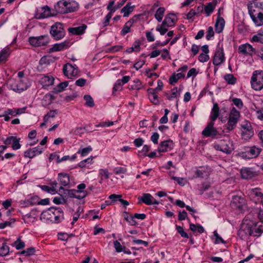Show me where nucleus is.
I'll return each instance as SVG.
<instances>
[{
  "label": "nucleus",
  "mask_w": 263,
  "mask_h": 263,
  "mask_svg": "<svg viewBox=\"0 0 263 263\" xmlns=\"http://www.w3.org/2000/svg\"><path fill=\"white\" fill-rule=\"evenodd\" d=\"M78 3L72 0L60 1L54 6L55 10L60 14L75 12L78 10Z\"/></svg>",
  "instance_id": "f257e3e1"
},
{
  "label": "nucleus",
  "mask_w": 263,
  "mask_h": 263,
  "mask_svg": "<svg viewBox=\"0 0 263 263\" xmlns=\"http://www.w3.org/2000/svg\"><path fill=\"white\" fill-rule=\"evenodd\" d=\"M49 32L54 40L58 41L62 39L66 34L64 24L59 22L54 23L51 26Z\"/></svg>",
  "instance_id": "f03ea898"
},
{
  "label": "nucleus",
  "mask_w": 263,
  "mask_h": 263,
  "mask_svg": "<svg viewBox=\"0 0 263 263\" xmlns=\"http://www.w3.org/2000/svg\"><path fill=\"white\" fill-rule=\"evenodd\" d=\"M251 83L252 88L254 90H261L263 88V71H254L251 77Z\"/></svg>",
  "instance_id": "7ed1b4c3"
},
{
  "label": "nucleus",
  "mask_w": 263,
  "mask_h": 263,
  "mask_svg": "<svg viewBox=\"0 0 263 263\" xmlns=\"http://www.w3.org/2000/svg\"><path fill=\"white\" fill-rule=\"evenodd\" d=\"M28 42L32 46L38 47L47 45L50 42L48 35H43L39 36H30L28 38Z\"/></svg>",
  "instance_id": "20e7f679"
},
{
  "label": "nucleus",
  "mask_w": 263,
  "mask_h": 263,
  "mask_svg": "<svg viewBox=\"0 0 263 263\" xmlns=\"http://www.w3.org/2000/svg\"><path fill=\"white\" fill-rule=\"evenodd\" d=\"M214 121L209 122L206 126L202 132V135L206 137L218 138L220 134L214 127Z\"/></svg>",
  "instance_id": "39448f33"
},
{
  "label": "nucleus",
  "mask_w": 263,
  "mask_h": 263,
  "mask_svg": "<svg viewBox=\"0 0 263 263\" xmlns=\"http://www.w3.org/2000/svg\"><path fill=\"white\" fill-rule=\"evenodd\" d=\"M252 222H243L238 232V235L241 239H245L248 236H252L254 233L251 231Z\"/></svg>",
  "instance_id": "423d86ee"
},
{
  "label": "nucleus",
  "mask_w": 263,
  "mask_h": 263,
  "mask_svg": "<svg viewBox=\"0 0 263 263\" xmlns=\"http://www.w3.org/2000/svg\"><path fill=\"white\" fill-rule=\"evenodd\" d=\"M225 60L223 49L218 44L216 48L215 52L213 58V63L215 66H219Z\"/></svg>",
  "instance_id": "0eeeda50"
},
{
  "label": "nucleus",
  "mask_w": 263,
  "mask_h": 263,
  "mask_svg": "<svg viewBox=\"0 0 263 263\" xmlns=\"http://www.w3.org/2000/svg\"><path fill=\"white\" fill-rule=\"evenodd\" d=\"M249 13L252 19L261 11H263V3L255 1L248 5Z\"/></svg>",
  "instance_id": "6e6552de"
},
{
  "label": "nucleus",
  "mask_w": 263,
  "mask_h": 263,
  "mask_svg": "<svg viewBox=\"0 0 263 263\" xmlns=\"http://www.w3.org/2000/svg\"><path fill=\"white\" fill-rule=\"evenodd\" d=\"M242 128L241 136L242 139L247 140L254 135V132L250 123L247 122L242 125Z\"/></svg>",
  "instance_id": "1a4fd4ad"
},
{
  "label": "nucleus",
  "mask_w": 263,
  "mask_h": 263,
  "mask_svg": "<svg viewBox=\"0 0 263 263\" xmlns=\"http://www.w3.org/2000/svg\"><path fill=\"white\" fill-rule=\"evenodd\" d=\"M261 149L255 146L249 147L243 154V157L248 159L256 158L260 153Z\"/></svg>",
  "instance_id": "9d476101"
},
{
  "label": "nucleus",
  "mask_w": 263,
  "mask_h": 263,
  "mask_svg": "<svg viewBox=\"0 0 263 263\" xmlns=\"http://www.w3.org/2000/svg\"><path fill=\"white\" fill-rule=\"evenodd\" d=\"M63 71L65 76L70 78V77L77 74L78 69L76 65H72L70 63H67L64 65Z\"/></svg>",
  "instance_id": "9b49d317"
},
{
  "label": "nucleus",
  "mask_w": 263,
  "mask_h": 263,
  "mask_svg": "<svg viewBox=\"0 0 263 263\" xmlns=\"http://www.w3.org/2000/svg\"><path fill=\"white\" fill-rule=\"evenodd\" d=\"M43 152V148L40 146L29 148L24 152V156L25 157L29 158H33L36 156L41 154Z\"/></svg>",
  "instance_id": "f8f14e48"
},
{
  "label": "nucleus",
  "mask_w": 263,
  "mask_h": 263,
  "mask_svg": "<svg viewBox=\"0 0 263 263\" xmlns=\"http://www.w3.org/2000/svg\"><path fill=\"white\" fill-rule=\"evenodd\" d=\"M139 201L142 202L147 205L158 204L159 202L157 201L148 193H143L141 197L138 198Z\"/></svg>",
  "instance_id": "ddd939ff"
},
{
  "label": "nucleus",
  "mask_w": 263,
  "mask_h": 263,
  "mask_svg": "<svg viewBox=\"0 0 263 263\" xmlns=\"http://www.w3.org/2000/svg\"><path fill=\"white\" fill-rule=\"evenodd\" d=\"M58 180L61 184V186L60 187V191L64 190L63 186H66L70 183L69 175L67 173H60L58 174Z\"/></svg>",
  "instance_id": "4468645a"
},
{
  "label": "nucleus",
  "mask_w": 263,
  "mask_h": 263,
  "mask_svg": "<svg viewBox=\"0 0 263 263\" xmlns=\"http://www.w3.org/2000/svg\"><path fill=\"white\" fill-rule=\"evenodd\" d=\"M230 142H226L224 141H221L219 144L214 145V148L217 150L221 151L226 154H230L232 151V148L230 146Z\"/></svg>",
  "instance_id": "2eb2a0df"
},
{
  "label": "nucleus",
  "mask_w": 263,
  "mask_h": 263,
  "mask_svg": "<svg viewBox=\"0 0 263 263\" xmlns=\"http://www.w3.org/2000/svg\"><path fill=\"white\" fill-rule=\"evenodd\" d=\"M245 204V199L239 196H234L231 201V206L236 209L241 210Z\"/></svg>",
  "instance_id": "dca6fc26"
},
{
  "label": "nucleus",
  "mask_w": 263,
  "mask_h": 263,
  "mask_svg": "<svg viewBox=\"0 0 263 263\" xmlns=\"http://www.w3.org/2000/svg\"><path fill=\"white\" fill-rule=\"evenodd\" d=\"M238 52L243 55H251L255 52V49L249 44H242L239 46Z\"/></svg>",
  "instance_id": "f3484780"
},
{
  "label": "nucleus",
  "mask_w": 263,
  "mask_h": 263,
  "mask_svg": "<svg viewBox=\"0 0 263 263\" xmlns=\"http://www.w3.org/2000/svg\"><path fill=\"white\" fill-rule=\"evenodd\" d=\"M69 42L68 41H64L60 43L54 44L53 46L49 49V52L52 53L63 50L69 47Z\"/></svg>",
  "instance_id": "a211bd4d"
},
{
  "label": "nucleus",
  "mask_w": 263,
  "mask_h": 263,
  "mask_svg": "<svg viewBox=\"0 0 263 263\" xmlns=\"http://www.w3.org/2000/svg\"><path fill=\"white\" fill-rule=\"evenodd\" d=\"M240 173L242 178L245 179H252L256 175V172L250 167L242 168Z\"/></svg>",
  "instance_id": "6ab92c4d"
},
{
  "label": "nucleus",
  "mask_w": 263,
  "mask_h": 263,
  "mask_svg": "<svg viewBox=\"0 0 263 263\" xmlns=\"http://www.w3.org/2000/svg\"><path fill=\"white\" fill-rule=\"evenodd\" d=\"M54 222L59 223L64 219V212L60 208L53 207Z\"/></svg>",
  "instance_id": "aec40b11"
},
{
  "label": "nucleus",
  "mask_w": 263,
  "mask_h": 263,
  "mask_svg": "<svg viewBox=\"0 0 263 263\" xmlns=\"http://www.w3.org/2000/svg\"><path fill=\"white\" fill-rule=\"evenodd\" d=\"M64 193L68 198H74L78 199H82L86 197V193H83V195H77L78 191L76 190H65Z\"/></svg>",
  "instance_id": "412c9836"
},
{
  "label": "nucleus",
  "mask_w": 263,
  "mask_h": 263,
  "mask_svg": "<svg viewBox=\"0 0 263 263\" xmlns=\"http://www.w3.org/2000/svg\"><path fill=\"white\" fill-rule=\"evenodd\" d=\"M53 206L44 211L40 215L41 220H49L54 222Z\"/></svg>",
  "instance_id": "4be33fe9"
},
{
  "label": "nucleus",
  "mask_w": 263,
  "mask_h": 263,
  "mask_svg": "<svg viewBox=\"0 0 263 263\" xmlns=\"http://www.w3.org/2000/svg\"><path fill=\"white\" fill-rule=\"evenodd\" d=\"M251 227L252 233H254L252 236H259L260 234L263 232V221H260L256 223L252 222Z\"/></svg>",
  "instance_id": "5701e85b"
},
{
  "label": "nucleus",
  "mask_w": 263,
  "mask_h": 263,
  "mask_svg": "<svg viewBox=\"0 0 263 263\" xmlns=\"http://www.w3.org/2000/svg\"><path fill=\"white\" fill-rule=\"evenodd\" d=\"M87 28L85 24L76 27H70L68 29L69 32L73 35H81L85 32V30Z\"/></svg>",
  "instance_id": "b1692460"
},
{
  "label": "nucleus",
  "mask_w": 263,
  "mask_h": 263,
  "mask_svg": "<svg viewBox=\"0 0 263 263\" xmlns=\"http://www.w3.org/2000/svg\"><path fill=\"white\" fill-rule=\"evenodd\" d=\"M12 87L13 91L18 93L26 90L28 88L27 84L24 82V80H20L16 85Z\"/></svg>",
  "instance_id": "393cba45"
},
{
  "label": "nucleus",
  "mask_w": 263,
  "mask_h": 263,
  "mask_svg": "<svg viewBox=\"0 0 263 263\" xmlns=\"http://www.w3.org/2000/svg\"><path fill=\"white\" fill-rule=\"evenodd\" d=\"M148 92L149 99L152 103L154 104H158L159 103L158 95L157 93L158 91H155L154 88H149L147 89Z\"/></svg>",
  "instance_id": "a878e982"
},
{
  "label": "nucleus",
  "mask_w": 263,
  "mask_h": 263,
  "mask_svg": "<svg viewBox=\"0 0 263 263\" xmlns=\"http://www.w3.org/2000/svg\"><path fill=\"white\" fill-rule=\"evenodd\" d=\"M224 23L225 21L223 17L218 16L215 25V31L217 33H220L222 32L224 26Z\"/></svg>",
  "instance_id": "bb28decb"
},
{
  "label": "nucleus",
  "mask_w": 263,
  "mask_h": 263,
  "mask_svg": "<svg viewBox=\"0 0 263 263\" xmlns=\"http://www.w3.org/2000/svg\"><path fill=\"white\" fill-rule=\"evenodd\" d=\"M176 21L177 17L174 14H168L165 16V27L174 26Z\"/></svg>",
  "instance_id": "cd10ccee"
},
{
  "label": "nucleus",
  "mask_w": 263,
  "mask_h": 263,
  "mask_svg": "<svg viewBox=\"0 0 263 263\" xmlns=\"http://www.w3.org/2000/svg\"><path fill=\"white\" fill-rule=\"evenodd\" d=\"M42 9L44 10L43 12H37L35 14V17L37 19L45 18L50 16V10L48 6L44 7Z\"/></svg>",
  "instance_id": "c85d7f7f"
},
{
  "label": "nucleus",
  "mask_w": 263,
  "mask_h": 263,
  "mask_svg": "<svg viewBox=\"0 0 263 263\" xmlns=\"http://www.w3.org/2000/svg\"><path fill=\"white\" fill-rule=\"evenodd\" d=\"M54 79L52 76H44L40 80L41 84L43 87L48 86L53 84Z\"/></svg>",
  "instance_id": "c756f323"
},
{
  "label": "nucleus",
  "mask_w": 263,
  "mask_h": 263,
  "mask_svg": "<svg viewBox=\"0 0 263 263\" xmlns=\"http://www.w3.org/2000/svg\"><path fill=\"white\" fill-rule=\"evenodd\" d=\"M219 108L218 104L215 103L214 104L212 109L210 119L211 121H215L219 116Z\"/></svg>",
  "instance_id": "7c9ffc66"
},
{
  "label": "nucleus",
  "mask_w": 263,
  "mask_h": 263,
  "mask_svg": "<svg viewBox=\"0 0 263 263\" xmlns=\"http://www.w3.org/2000/svg\"><path fill=\"white\" fill-rule=\"evenodd\" d=\"M239 118V111H238L235 107H233L230 112L228 119L238 122Z\"/></svg>",
  "instance_id": "2f4dec72"
},
{
  "label": "nucleus",
  "mask_w": 263,
  "mask_h": 263,
  "mask_svg": "<svg viewBox=\"0 0 263 263\" xmlns=\"http://www.w3.org/2000/svg\"><path fill=\"white\" fill-rule=\"evenodd\" d=\"M135 6H131V3H128L121 10V13H123L124 17H127L129 14L133 11Z\"/></svg>",
  "instance_id": "473e14b6"
},
{
  "label": "nucleus",
  "mask_w": 263,
  "mask_h": 263,
  "mask_svg": "<svg viewBox=\"0 0 263 263\" xmlns=\"http://www.w3.org/2000/svg\"><path fill=\"white\" fill-rule=\"evenodd\" d=\"M10 49L6 47L2 50L0 52V63L7 60L10 54Z\"/></svg>",
  "instance_id": "72a5a7b5"
},
{
  "label": "nucleus",
  "mask_w": 263,
  "mask_h": 263,
  "mask_svg": "<svg viewBox=\"0 0 263 263\" xmlns=\"http://www.w3.org/2000/svg\"><path fill=\"white\" fill-rule=\"evenodd\" d=\"M252 21L257 26H261L263 25V11L260 12L258 14L256 15Z\"/></svg>",
  "instance_id": "f704fd0d"
},
{
  "label": "nucleus",
  "mask_w": 263,
  "mask_h": 263,
  "mask_svg": "<svg viewBox=\"0 0 263 263\" xmlns=\"http://www.w3.org/2000/svg\"><path fill=\"white\" fill-rule=\"evenodd\" d=\"M39 199H40V198L39 196H33L31 197L30 198H29V199H28L27 200H25V202L27 205H31V206L34 205L35 204L39 205Z\"/></svg>",
  "instance_id": "c9c22d12"
},
{
  "label": "nucleus",
  "mask_w": 263,
  "mask_h": 263,
  "mask_svg": "<svg viewBox=\"0 0 263 263\" xmlns=\"http://www.w3.org/2000/svg\"><path fill=\"white\" fill-rule=\"evenodd\" d=\"M132 26V23L130 21H127L124 25L122 30L120 32V34L122 36L125 35L127 33L130 32V27Z\"/></svg>",
  "instance_id": "e433bc0d"
},
{
  "label": "nucleus",
  "mask_w": 263,
  "mask_h": 263,
  "mask_svg": "<svg viewBox=\"0 0 263 263\" xmlns=\"http://www.w3.org/2000/svg\"><path fill=\"white\" fill-rule=\"evenodd\" d=\"M10 248L6 243H3L0 246V256H4L9 254Z\"/></svg>",
  "instance_id": "4c0bfd02"
},
{
  "label": "nucleus",
  "mask_w": 263,
  "mask_h": 263,
  "mask_svg": "<svg viewBox=\"0 0 263 263\" xmlns=\"http://www.w3.org/2000/svg\"><path fill=\"white\" fill-rule=\"evenodd\" d=\"M68 85V83L67 81L60 83L58 85L57 87L54 88L53 91L55 93L62 92L66 87H67Z\"/></svg>",
  "instance_id": "58836bf2"
},
{
  "label": "nucleus",
  "mask_w": 263,
  "mask_h": 263,
  "mask_svg": "<svg viewBox=\"0 0 263 263\" xmlns=\"http://www.w3.org/2000/svg\"><path fill=\"white\" fill-rule=\"evenodd\" d=\"M164 12V8L160 7L159 8L155 14L156 19L159 22H161L163 17Z\"/></svg>",
  "instance_id": "ea45409f"
},
{
  "label": "nucleus",
  "mask_w": 263,
  "mask_h": 263,
  "mask_svg": "<svg viewBox=\"0 0 263 263\" xmlns=\"http://www.w3.org/2000/svg\"><path fill=\"white\" fill-rule=\"evenodd\" d=\"M58 111L57 109H53L49 111L47 113L46 115L44 117V121L45 122H48L50 118H53L55 117V115L58 114Z\"/></svg>",
  "instance_id": "a19ab883"
},
{
  "label": "nucleus",
  "mask_w": 263,
  "mask_h": 263,
  "mask_svg": "<svg viewBox=\"0 0 263 263\" xmlns=\"http://www.w3.org/2000/svg\"><path fill=\"white\" fill-rule=\"evenodd\" d=\"M225 81L229 84L234 85L236 82V79L232 74H227L224 76Z\"/></svg>",
  "instance_id": "79ce46f5"
},
{
  "label": "nucleus",
  "mask_w": 263,
  "mask_h": 263,
  "mask_svg": "<svg viewBox=\"0 0 263 263\" xmlns=\"http://www.w3.org/2000/svg\"><path fill=\"white\" fill-rule=\"evenodd\" d=\"M85 100V105L89 107H92L95 106V103L92 98L89 95H85L83 97Z\"/></svg>",
  "instance_id": "37998d69"
},
{
  "label": "nucleus",
  "mask_w": 263,
  "mask_h": 263,
  "mask_svg": "<svg viewBox=\"0 0 263 263\" xmlns=\"http://www.w3.org/2000/svg\"><path fill=\"white\" fill-rule=\"evenodd\" d=\"M13 246H14L16 250H20L24 248L25 246V242L22 241L21 240V237H19L16 241H14Z\"/></svg>",
  "instance_id": "c03bdc74"
},
{
  "label": "nucleus",
  "mask_w": 263,
  "mask_h": 263,
  "mask_svg": "<svg viewBox=\"0 0 263 263\" xmlns=\"http://www.w3.org/2000/svg\"><path fill=\"white\" fill-rule=\"evenodd\" d=\"M92 157H89L84 160L81 161L78 163L79 167L81 168H84L86 167L87 165L91 164L92 163Z\"/></svg>",
  "instance_id": "a18cd8bd"
},
{
  "label": "nucleus",
  "mask_w": 263,
  "mask_h": 263,
  "mask_svg": "<svg viewBox=\"0 0 263 263\" xmlns=\"http://www.w3.org/2000/svg\"><path fill=\"white\" fill-rule=\"evenodd\" d=\"M92 151V148L90 146H88L86 147L80 149L78 153L80 154L82 157L87 156L90 152Z\"/></svg>",
  "instance_id": "49530a36"
},
{
  "label": "nucleus",
  "mask_w": 263,
  "mask_h": 263,
  "mask_svg": "<svg viewBox=\"0 0 263 263\" xmlns=\"http://www.w3.org/2000/svg\"><path fill=\"white\" fill-rule=\"evenodd\" d=\"M252 41L263 44V32H259L256 35H254Z\"/></svg>",
  "instance_id": "de8ad7c7"
},
{
  "label": "nucleus",
  "mask_w": 263,
  "mask_h": 263,
  "mask_svg": "<svg viewBox=\"0 0 263 263\" xmlns=\"http://www.w3.org/2000/svg\"><path fill=\"white\" fill-rule=\"evenodd\" d=\"M35 252V249L34 247H30L27 248V249L23 250L21 252V255H24L25 256H31L32 255L34 254Z\"/></svg>",
  "instance_id": "09e8293b"
},
{
  "label": "nucleus",
  "mask_w": 263,
  "mask_h": 263,
  "mask_svg": "<svg viewBox=\"0 0 263 263\" xmlns=\"http://www.w3.org/2000/svg\"><path fill=\"white\" fill-rule=\"evenodd\" d=\"M214 7L211 3H209L204 7V13L206 16H209L213 11Z\"/></svg>",
  "instance_id": "8fccbe9b"
},
{
  "label": "nucleus",
  "mask_w": 263,
  "mask_h": 263,
  "mask_svg": "<svg viewBox=\"0 0 263 263\" xmlns=\"http://www.w3.org/2000/svg\"><path fill=\"white\" fill-rule=\"evenodd\" d=\"M123 85V84H122V81H120V79H118L116 81L112 88V93L115 94L116 91L121 90L122 89V86Z\"/></svg>",
  "instance_id": "3c124183"
},
{
  "label": "nucleus",
  "mask_w": 263,
  "mask_h": 263,
  "mask_svg": "<svg viewBox=\"0 0 263 263\" xmlns=\"http://www.w3.org/2000/svg\"><path fill=\"white\" fill-rule=\"evenodd\" d=\"M53 100V96L50 95H45L43 100H42V104L43 105H46L47 104H50L51 103Z\"/></svg>",
  "instance_id": "603ef678"
},
{
  "label": "nucleus",
  "mask_w": 263,
  "mask_h": 263,
  "mask_svg": "<svg viewBox=\"0 0 263 263\" xmlns=\"http://www.w3.org/2000/svg\"><path fill=\"white\" fill-rule=\"evenodd\" d=\"M86 187V185L85 183H81L77 186V189L76 191H78L77 193L79 194V195H83V193L85 192L86 193V196L88 195V192L87 191L84 190Z\"/></svg>",
  "instance_id": "864d4df0"
},
{
  "label": "nucleus",
  "mask_w": 263,
  "mask_h": 263,
  "mask_svg": "<svg viewBox=\"0 0 263 263\" xmlns=\"http://www.w3.org/2000/svg\"><path fill=\"white\" fill-rule=\"evenodd\" d=\"M175 146L173 140L171 139L165 140V152L172 150Z\"/></svg>",
  "instance_id": "5fc2aeb1"
},
{
  "label": "nucleus",
  "mask_w": 263,
  "mask_h": 263,
  "mask_svg": "<svg viewBox=\"0 0 263 263\" xmlns=\"http://www.w3.org/2000/svg\"><path fill=\"white\" fill-rule=\"evenodd\" d=\"M238 122L228 119L227 129L229 130H233L236 126Z\"/></svg>",
  "instance_id": "6e6d98bb"
},
{
  "label": "nucleus",
  "mask_w": 263,
  "mask_h": 263,
  "mask_svg": "<svg viewBox=\"0 0 263 263\" xmlns=\"http://www.w3.org/2000/svg\"><path fill=\"white\" fill-rule=\"evenodd\" d=\"M114 245L116 252L118 253L122 252L125 249V247H123L118 240L114 241Z\"/></svg>",
  "instance_id": "4d7b16f0"
},
{
  "label": "nucleus",
  "mask_w": 263,
  "mask_h": 263,
  "mask_svg": "<svg viewBox=\"0 0 263 263\" xmlns=\"http://www.w3.org/2000/svg\"><path fill=\"white\" fill-rule=\"evenodd\" d=\"M37 211V209L35 208L32 209L29 213H28L26 214L25 215L23 216V219L25 220L26 218L28 219L30 218H33L34 219L36 218V214H34V212Z\"/></svg>",
  "instance_id": "13d9d810"
},
{
  "label": "nucleus",
  "mask_w": 263,
  "mask_h": 263,
  "mask_svg": "<svg viewBox=\"0 0 263 263\" xmlns=\"http://www.w3.org/2000/svg\"><path fill=\"white\" fill-rule=\"evenodd\" d=\"M150 146L147 145H144L141 151H138L139 156H146L147 153L149 151Z\"/></svg>",
  "instance_id": "bf43d9fd"
},
{
  "label": "nucleus",
  "mask_w": 263,
  "mask_h": 263,
  "mask_svg": "<svg viewBox=\"0 0 263 263\" xmlns=\"http://www.w3.org/2000/svg\"><path fill=\"white\" fill-rule=\"evenodd\" d=\"M176 229L177 230L178 233L180 234L181 237L186 238H188L189 237L188 234L184 231L182 227L176 226Z\"/></svg>",
  "instance_id": "052dcab7"
},
{
  "label": "nucleus",
  "mask_w": 263,
  "mask_h": 263,
  "mask_svg": "<svg viewBox=\"0 0 263 263\" xmlns=\"http://www.w3.org/2000/svg\"><path fill=\"white\" fill-rule=\"evenodd\" d=\"M20 138H15L12 145V148L14 150H17L21 148V145L20 143Z\"/></svg>",
  "instance_id": "680f3d73"
},
{
  "label": "nucleus",
  "mask_w": 263,
  "mask_h": 263,
  "mask_svg": "<svg viewBox=\"0 0 263 263\" xmlns=\"http://www.w3.org/2000/svg\"><path fill=\"white\" fill-rule=\"evenodd\" d=\"M134 84L132 85L130 88L132 89L139 90L141 88V83L138 79L134 81Z\"/></svg>",
  "instance_id": "e2e57ef3"
},
{
  "label": "nucleus",
  "mask_w": 263,
  "mask_h": 263,
  "mask_svg": "<svg viewBox=\"0 0 263 263\" xmlns=\"http://www.w3.org/2000/svg\"><path fill=\"white\" fill-rule=\"evenodd\" d=\"M210 59V57L208 54L200 53L198 57V60L202 63L207 62Z\"/></svg>",
  "instance_id": "0e129e2a"
},
{
  "label": "nucleus",
  "mask_w": 263,
  "mask_h": 263,
  "mask_svg": "<svg viewBox=\"0 0 263 263\" xmlns=\"http://www.w3.org/2000/svg\"><path fill=\"white\" fill-rule=\"evenodd\" d=\"M214 32L213 31V27L211 26L208 27V30L206 31V39L208 40H210L213 36H214Z\"/></svg>",
  "instance_id": "69168bd1"
},
{
  "label": "nucleus",
  "mask_w": 263,
  "mask_h": 263,
  "mask_svg": "<svg viewBox=\"0 0 263 263\" xmlns=\"http://www.w3.org/2000/svg\"><path fill=\"white\" fill-rule=\"evenodd\" d=\"M197 74L198 71H197V69L195 68H192L188 71L187 74V78L191 77L194 78L197 76Z\"/></svg>",
  "instance_id": "338daca9"
},
{
  "label": "nucleus",
  "mask_w": 263,
  "mask_h": 263,
  "mask_svg": "<svg viewBox=\"0 0 263 263\" xmlns=\"http://www.w3.org/2000/svg\"><path fill=\"white\" fill-rule=\"evenodd\" d=\"M232 102L239 109H241L243 106V103L240 99L234 98L232 99Z\"/></svg>",
  "instance_id": "774afa93"
}]
</instances>
